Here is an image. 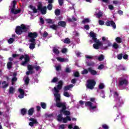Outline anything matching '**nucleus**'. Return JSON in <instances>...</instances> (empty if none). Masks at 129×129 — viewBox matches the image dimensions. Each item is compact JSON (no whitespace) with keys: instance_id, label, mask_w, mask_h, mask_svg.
<instances>
[{"instance_id":"obj_24","label":"nucleus","mask_w":129,"mask_h":129,"mask_svg":"<svg viewBox=\"0 0 129 129\" xmlns=\"http://www.w3.org/2000/svg\"><path fill=\"white\" fill-rule=\"evenodd\" d=\"M15 88L13 87H10L9 90V94H14L15 93Z\"/></svg>"},{"instance_id":"obj_12","label":"nucleus","mask_w":129,"mask_h":129,"mask_svg":"<svg viewBox=\"0 0 129 129\" xmlns=\"http://www.w3.org/2000/svg\"><path fill=\"white\" fill-rule=\"evenodd\" d=\"M88 70L89 73H90L91 75H92L93 76H95V75H97V71L93 70V68L92 67L88 68Z\"/></svg>"},{"instance_id":"obj_16","label":"nucleus","mask_w":129,"mask_h":129,"mask_svg":"<svg viewBox=\"0 0 129 129\" xmlns=\"http://www.w3.org/2000/svg\"><path fill=\"white\" fill-rule=\"evenodd\" d=\"M19 92L20 93V95L18 96L19 98H24V95L25 94V91L22 89H19Z\"/></svg>"},{"instance_id":"obj_33","label":"nucleus","mask_w":129,"mask_h":129,"mask_svg":"<svg viewBox=\"0 0 129 129\" xmlns=\"http://www.w3.org/2000/svg\"><path fill=\"white\" fill-rule=\"evenodd\" d=\"M22 12V10L21 9H19L18 10H13V11H11L12 14H14V15H17L18 14H20Z\"/></svg>"},{"instance_id":"obj_3","label":"nucleus","mask_w":129,"mask_h":129,"mask_svg":"<svg viewBox=\"0 0 129 129\" xmlns=\"http://www.w3.org/2000/svg\"><path fill=\"white\" fill-rule=\"evenodd\" d=\"M30 30V26H26L25 24H22L21 26H17L16 28L15 32L18 35H22L23 32L27 33Z\"/></svg>"},{"instance_id":"obj_62","label":"nucleus","mask_w":129,"mask_h":129,"mask_svg":"<svg viewBox=\"0 0 129 129\" xmlns=\"http://www.w3.org/2000/svg\"><path fill=\"white\" fill-rule=\"evenodd\" d=\"M101 97L102 98H105V95H104V91H102L101 92Z\"/></svg>"},{"instance_id":"obj_39","label":"nucleus","mask_w":129,"mask_h":129,"mask_svg":"<svg viewBox=\"0 0 129 129\" xmlns=\"http://www.w3.org/2000/svg\"><path fill=\"white\" fill-rule=\"evenodd\" d=\"M24 81L26 85H28L29 83H30V79L29 78V77H27Z\"/></svg>"},{"instance_id":"obj_49","label":"nucleus","mask_w":129,"mask_h":129,"mask_svg":"<svg viewBox=\"0 0 129 129\" xmlns=\"http://www.w3.org/2000/svg\"><path fill=\"white\" fill-rule=\"evenodd\" d=\"M58 81V78L57 77H54L53 79L52 80L51 82L52 83H56Z\"/></svg>"},{"instance_id":"obj_34","label":"nucleus","mask_w":129,"mask_h":129,"mask_svg":"<svg viewBox=\"0 0 129 129\" xmlns=\"http://www.w3.org/2000/svg\"><path fill=\"white\" fill-rule=\"evenodd\" d=\"M40 105L43 109H46V108L47 107V104H46V103L45 102H41Z\"/></svg>"},{"instance_id":"obj_7","label":"nucleus","mask_w":129,"mask_h":129,"mask_svg":"<svg viewBox=\"0 0 129 129\" xmlns=\"http://www.w3.org/2000/svg\"><path fill=\"white\" fill-rule=\"evenodd\" d=\"M123 85H128V81L123 77H120L118 79V87L122 86Z\"/></svg>"},{"instance_id":"obj_1","label":"nucleus","mask_w":129,"mask_h":129,"mask_svg":"<svg viewBox=\"0 0 129 129\" xmlns=\"http://www.w3.org/2000/svg\"><path fill=\"white\" fill-rule=\"evenodd\" d=\"M56 106L59 108L61 107L60 110V113H63L64 115L69 116L71 114V112L70 111L66 110L67 109V106H66V103L60 102V95H56Z\"/></svg>"},{"instance_id":"obj_2","label":"nucleus","mask_w":129,"mask_h":129,"mask_svg":"<svg viewBox=\"0 0 129 129\" xmlns=\"http://www.w3.org/2000/svg\"><path fill=\"white\" fill-rule=\"evenodd\" d=\"M90 37L92 38V40L94 42V43L93 46L94 49L96 50H98L99 49V46H102V43L99 41V40H97L96 38V33L94 32H91L90 33Z\"/></svg>"},{"instance_id":"obj_27","label":"nucleus","mask_w":129,"mask_h":129,"mask_svg":"<svg viewBox=\"0 0 129 129\" xmlns=\"http://www.w3.org/2000/svg\"><path fill=\"white\" fill-rule=\"evenodd\" d=\"M27 111H28V109L26 108L21 109V113L22 115H25V114H27Z\"/></svg>"},{"instance_id":"obj_42","label":"nucleus","mask_w":129,"mask_h":129,"mask_svg":"<svg viewBox=\"0 0 129 129\" xmlns=\"http://www.w3.org/2000/svg\"><path fill=\"white\" fill-rule=\"evenodd\" d=\"M63 95L66 97H70V94L67 91H64V92H63Z\"/></svg>"},{"instance_id":"obj_14","label":"nucleus","mask_w":129,"mask_h":129,"mask_svg":"<svg viewBox=\"0 0 129 129\" xmlns=\"http://www.w3.org/2000/svg\"><path fill=\"white\" fill-rule=\"evenodd\" d=\"M29 42L31 43L29 45L30 49H31V50H34L36 44V41H35V39H32L31 41H29Z\"/></svg>"},{"instance_id":"obj_9","label":"nucleus","mask_w":129,"mask_h":129,"mask_svg":"<svg viewBox=\"0 0 129 129\" xmlns=\"http://www.w3.org/2000/svg\"><path fill=\"white\" fill-rule=\"evenodd\" d=\"M28 38H30L29 41H31V40H34V41H36V38L38 37V33L36 32H29L28 34Z\"/></svg>"},{"instance_id":"obj_40","label":"nucleus","mask_w":129,"mask_h":129,"mask_svg":"<svg viewBox=\"0 0 129 129\" xmlns=\"http://www.w3.org/2000/svg\"><path fill=\"white\" fill-rule=\"evenodd\" d=\"M104 59V55L103 54H101L98 57V61H102Z\"/></svg>"},{"instance_id":"obj_58","label":"nucleus","mask_w":129,"mask_h":129,"mask_svg":"<svg viewBox=\"0 0 129 129\" xmlns=\"http://www.w3.org/2000/svg\"><path fill=\"white\" fill-rule=\"evenodd\" d=\"M67 52V48H63V49L61 50V52H62L63 54H65V53H66Z\"/></svg>"},{"instance_id":"obj_10","label":"nucleus","mask_w":129,"mask_h":129,"mask_svg":"<svg viewBox=\"0 0 129 129\" xmlns=\"http://www.w3.org/2000/svg\"><path fill=\"white\" fill-rule=\"evenodd\" d=\"M116 104L114 107H116V108H118L121 106L122 104H123V100L121 99V97H119L116 99Z\"/></svg>"},{"instance_id":"obj_6","label":"nucleus","mask_w":129,"mask_h":129,"mask_svg":"<svg viewBox=\"0 0 129 129\" xmlns=\"http://www.w3.org/2000/svg\"><path fill=\"white\" fill-rule=\"evenodd\" d=\"M24 58V61L22 62V63L21 64L22 66H26L27 64H28V62H30V56L28 54H25V55H21L20 57V60H23Z\"/></svg>"},{"instance_id":"obj_18","label":"nucleus","mask_w":129,"mask_h":129,"mask_svg":"<svg viewBox=\"0 0 129 129\" xmlns=\"http://www.w3.org/2000/svg\"><path fill=\"white\" fill-rule=\"evenodd\" d=\"M74 85L73 84H71L70 85L66 86L63 88L64 91H67L68 90H70L71 88H73Z\"/></svg>"},{"instance_id":"obj_22","label":"nucleus","mask_w":129,"mask_h":129,"mask_svg":"<svg viewBox=\"0 0 129 129\" xmlns=\"http://www.w3.org/2000/svg\"><path fill=\"white\" fill-rule=\"evenodd\" d=\"M2 88L5 89V88H7L9 86V83H7V81H4L2 82Z\"/></svg>"},{"instance_id":"obj_57","label":"nucleus","mask_w":129,"mask_h":129,"mask_svg":"<svg viewBox=\"0 0 129 129\" xmlns=\"http://www.w3.org/2000/svg\"><path fill=\"white\" fill-rule=\"evenodd\" d=\"M48 36V33L47 32L45 31L43 34V38H46Z\"/></svg>"},{"instance_id":"obj_59","label":"nucleus","mask_w":129,"mask_h":129,"mask_svg":"<svg viewBox=\"0 0 129 129\" xmlns=\"http://www.w3.org/2000/svg\"><path fill=\"white\" fill-rule=\"evenodd\" d=\"M84 29L85 30H89L90 29V27H89V25H86L84 26Z\"/></svg>"},{"instance_id":"obj_25","label":"nucleus","mask_w":129,"mask_h":129,"mask_svg":"<svg viewBox=\"0 0 129 129\" xmlns=\"http://www.w3.org/2000/svg\"><path fill=\"white\" fill-rule=\"evenodd\" d=\"M63 114H62V113L59 114L57 115V120L58 121H60V122L62 121V120H63Z\"/></svg>"},{"instance_id":"obj_35","label":"nucleus","mask_w":129,"mask_h":129,"mask_svg":"<svg viewBox=\"0 0 129 129\" xmlns=\"http://www.w3.org/2000/svg\"><path fill=\"white\" fill-rule=\"evenodd\" d=\"M50 29H52V30H57L58 29V26L53 24L49 26Z\"/></svg>"},{"instance_id":"obj_21","label":"nucleus","mask_w":129,"mask_h":129,"mask_svg":"<svg viewBox=\"0 0 129 129\" xmlns=\"http://www.w3.org/2000/svg\"><path fill=\"white\" fill-rule=\"evenodd\" d=\"M95 15L98 19H100V18H101V17H102L103 13H102V12H101V11H99L97 13H96Z\"/></svg>"},{"instance_id":"obj_23","label":"nucleus","mask_w":129,"mask_h":129,"mask_svg":"<svg viewBox=\"0 0 129 129\" xmlns=\"http://www.w3.org/2000/svg\"><path fill=\"white\" fill-rule=\"evenodd\" d=\"M58 26H60V27L65 28V27H66V22L64 21H59L58 23Z\"/></svg>"},{"instance_id":"obj_46","label":"nucleus","mask_w":129,"mask_h":129,"mask_svg":"<svg viewBox=\"0 0 129 129\" xmlns=\"http://www.w3.org/2000/svg\"><path fill=\"white\" fill-rule=\"evenodd\" d=\"M14 41L15 39L13 38H11L8 40L9 44H13V43H14Z\"/></svg>"},{"instance_id":"obj_17","label":"nucleus","mask_w":129,"mask_h":129,"mask_svg":"<svg viewBox=\"0 0 129 129\" xmlns=\"http://www.w3.org/2000/svg\"><path fill=\"white\" fill-rule=\"evenodd\" d=\"M71 121V117L70 116H67L66 117L62 118V121L63 123H67V121Z\"/></svg>"},{"instance_id":"obj_5","label":"nucleus","mask_w":129,"mask_h":129,"mask_svg":"<svg viewBox=\"0 0 129 129\" xmlns=\"http://www.w3.org/2000/svg\"><path fill=\"white\" fill-rule=\"evenodd\" d=\"M96 85V82L93 79L92 80H88L87 81L86 87L88 89H94V86Z\"/></svg>"},{"instance_id":"obj_8","label":"nucleus","mask_w":129,"mask_h":129,"mask_svg":"<svg viewBox=\"0 0 129 129\" xmlns=\"http://www.w3.org/2000/svg\"><path fill=\"white\" fill-rule=\"evenodd\" d=\"M37 8L38 10L39 11H40L42 15H46V14H47V7H43V5H42V4H39L37 6Z\"/></svg>"},{"instance_id":"obj_38","label":"nucleus","mask_w":129,"mask_h":129,"mask_svg":"<svg viewBox=\"0 0 129 129\" xmlns=\"http://www.w3.org/2000/svg\"><path fill=\"white\" fill-rule=\"evenodd\" d=\"M63 43H64V44H70V43H71V41H70V39L67 38L64 39Z\"/></svg>"},{"instance_id":"obj_61","label":"nucleus","mask_w":129,"mask_h":129,"mask_svg":"<svg viewBox=\"0 0 129 129\" xmlns=\"http://www.w3.org/2000/svg\"><path fill=\"white\" fill-rule=\"evenodd\" d=\"M128 58V55L127 54H124V55H123V58L124 60L127 59Z\"/></svg>"},{"instance_id":"obj_45","label":"nucleus","mask_w":129,"mask_h":129,"mask_svg":"<svg viewBox=\"0 0 129 129\" xmlns=\"http://www.w3.org/2000/svg\"><path fill=\"white\" fill-rule=\"evenodd\" d=\"M47 9L49 11H52V9H53V5L51 4H49L47 6Z\"/></svg>"},{"instance_id":"obj_37","label":"nucleus","mask_w":129,"mask_h":129,"mask_svg":"<svg viewBox=\"0 0 129 129\" xmlns=\"http://www.w3.org/2000/svg\"><path fill=\"white\" fill-rule=\"evenodd\" d=\"M115 41L118 43H120L122 42V40L121 39V38L119 37H117L115 38Z\"/></svg>"},{"instance_id":"obj_11","label":"nucleus","mask_w":129,"mask_h":129,"mask_svg":"<svg viewBox=\"0 0 129 129\" xmlns=\"http://www.w3.org/2000/svg\"><path fill=\"white\" fill-rule=\"evenodd\" d=\"M106 26H107L108 27H112L114 29H116V25H115V23H114V21H107L105 23Z\"/></svg>"},{"instance_id":"obj_47","label":"nucleus","mask_w":129,"mask_h":129,"mask_svg":"<svg viewBox=\"0 0 129 129\" xmlns=\"http://www.w3.org/2000/svg\"><path fill=\"white\" fill-rule=\"evenodd\" d=\"M103 88H104V85L103 84V83H101L99 85V89H103Z\"/></svg>"},{"instance_id":"obj_31","label":"nucleus","mask_w":129,"mask_h":129,"mask_svg":"<svg viewBox=\"0 0 129 129\" xmlns=\"http://www.w3.org/2000/svg\"><path fill=\"white\" fill-rule=\"evenodd\" d=\"M52 51L54 54H56V55H58V54H60V51H59V50L56 47H53Z\"/></svg>"},{"instance_id":"obj_28","label":"nucleus","mask_w":129,"mask_h":129,"mask_svg":"<svg viewBox=\"0 0 129 129\" xmlns=\"http://www.w3.org/2000/svg\"><path fill=\"white\" fill-rule=\"evenodd\" d=\"M13 7L11 9V12H14L16 10V6L17 5V1H14L13 2Z\"/></svg>"},{"instance_id":"obj_20","label":"nucleus","mask_w":129,"mask_h":129,"mask_svg":"<svg viewBox=\"0 0 129 129\" xmlns=\"http://www.w3.org/2000/svg\"><path fill=\"white\" fill-rule=\"evenodd\" d=\"M34 112H35V110L34 109V108L32 107L28 110V115L32 116L34 114Z\"/></svg>"},{"instance_id":"obj_36","label":"nucleus","mask_w":129,"mask_h":129,"mask_svg":"<svg viewBox=\"0 0 129 129\" xmlns=\"http://www.w3.org/2000/svg\"><path fill=\"white\" fill-rule=\"evenodd\" d=\"M46 21L47 23V24H54L55 22L53 21V20L50 19H46Z\"/></svg>"},{"instance_id":"obj_4","label":"nucleus","mask_w":129,"mask_h":129,"mask_svg":"<svg viewBox=\"0 0 129 129\" xmlns=\"http://www.w3.org/2000/svg\"><path fill=\"white\" fill-rule=\"evenodd\" d=\"M27 68L28 69V71L26 73V75L29 76L30 74L32 75L34 73V68H35L36 71H39L40 69V66H35V67H33V66L31 64H29L27 66Z\"/></svg>"},{"instance_id":"obj_53","label":"nucleus","mask_w":129,"mask_h":129,"mask_svg":"<svg viewBox=\"0 0 129 129\" xmlns=\"http://www.w3.org/2000/svg\"><path fill=\"white\" fill-rule=\"evenodd\" d=\"M102 127L104 129H108L109 128V127H108V125H106V124H104L102 125Z\"/></svg>"},{"instance_id":"obj_63","label":"nucleus","mask_w":129,"mask_h":129,"mask_svg":"<svg viewBox=\"0 0 129 129\" xmlns=\"http://www.w3.org/2000/svg\"><path fill=\"white\" fill-rule=\"evenodd\" d=\"M90 101L91 102H94V103H96V102L95 101V98H90Z\"/></svg>"},{"instance_id":"obj_60","label":"nucleus","mask_w":129,"mask_h":129,"mask_svg":"<svg viewBox=\"0 0 129 129\" xmlns=\"http://www.w3.org/2000/svg\"><path fill=\"white\" fill-rule=\"evenodd\" d=\"M61 66H58L56 67V71H60L61 70Z\"/></svg>"},{"instance_id":"obj_29","label":"nucleus","mask_w":129,"mask_h":129,"mask_svg":"<svg viewBox=\"0 0 129 129\" xmlns=\"http://www.w3.org/2000/svg\"><path fill=\"white\" fill-rule=\"evenodd\" d=\"M30 8L31 10L33 11V13L34 14H37V13H38V10H37V8H36V7H34L33 5H30Z\"/></svg>"},{"instance_id":"obj_19","label":"nucleus","mask_w":129,"mask_h":129,"mask_svg":"<svg viewBox=\"0 0 129 129\" xmlns=\"http://www.w3.org/2000/svg\"><path fill=\"white\" fill-rule=\"evenodd\" d=\"M57 61H59V62H68L69 60L68 58H63L62 57H57L56 58Z\"/></svg>"},{"instance_id":"obj_64","label":"nucleus","mask_w":129,"mask_h":129,"mask_svg":"<svg viewBox=\"0 0 129 129\" xmlns=\"http://www.w3.org/2000/svg\"><path fill=\"white\" fill-rule=\"evenodd\" d=\"M59 128L65 129V124H62L59 125Z\"/></svg>"},{"instance_id":"obj_44","label":"nucleus","mask_w":129,"mask_h":129,"mask_svg":"<svg viewBox=\"0 0 129 129\" xmlns=\"http://www.w3.org/2000/svg\"><path fill=\"white\" fill-rule=\"evenodd\" d=\"M86 106H89L90 107L92 105V103L90 101H87L85 103Z\"/></svg>"},{"instance_id":"obj_55","label":"nucleus","mask_w":129,"mask_h":129,"mask_svg":"<svg viewBox=\"0 0 129 129\" xmlns=\"http://www.w3.org/2000/svg\"><path fill=\"white\" fill-rule=\"evenodd\" d=\"M99 25H100L101 26H103L104 25V21L103 20H99Z\"/></svg>"},{"instance_id":"obj_30","label":"nucleus","mask_w":129,"mask_h":129,"mask_svg":"<svg viewBox=\"0 0 129 129\" xmlns=\"http://www.w3.org/2000/svg\"><path fill=\"white\" fill-rule=\"evenodd\" d=\"M7 68L9 70L13 68V62L9 61L7 63Z\"/></svg>"},{"instance_id":"obj_41","label":"nucleus","mask_w":129,"mask_h":129,"mask_svg":"<svg viewBox=\"0 0 129 129\" xmlns=\"http://www.w3.org/2000/svg\"><path fill=\"white\" fill-rule=\"evenodd\" d=\"M88 69H84L83 71H82V74L84 75V74H88Z\"/></svg>"},{"instance_id":"obj_48","label":"nucleus","mask_w":129,"mask_h":129,"mask_svg":"<svg viewBox=\"0 0 129 129\" xmlns=\"http://www.w3.org/2000/svg\"><path fill=\"white\" fill-rule=\"evenodd\" d=\"M55 16H59L60 15V10L58 9H56L55 10Z\"/></svg>"},{"instance_id":"obj_54","label":"nucleus","mask_w":129,"mask_h":129,"mask_svg":"<svg viewBox=\"0 0 129 129\" xmlns=\"http://www.w3.org/2000/svg\"><path fill=\"white\" fill-rule=\"evenodd\" d=\"M58 4L59 6H63V4H64V1L63 0H58Z\"/></svg>"},{"instance_id":"obj_56","label":"nucleus","mask_w":129,"mask_h":129,"mask_svg":"<svg viewBox=\"0 0 129 129\" xmlns=\"http://www.w3.org/2000/svg\"><path fill=\"white\" fill-rule=\"evenodd\" d=\"M74 76L75 77H79V76H80V75L79 74V72H76L75 73H74Z\"/></svg>"},{"instance_id":"obj_51","label":"nucleus","mask_w":129,"mask_h":129,"mask_svg":"<svg viewBox=\"0 0 129 129\" xmlns=\"http://www.w3.org/2000/svg\"><path fill=\"white\" fill-rule=\"evenodd\" d=\"M104 68V65L101 64H100L98 67V69H99V70H102V69H103Z\"/></svg>"},{"instance_id":"obj_15","label":"nucleus","mask_w":129,"mask_h":129,"mask_svg":"<svg viewBox=\"0 0 129 129\" xmlns=\"http://www.w3.org/2000/svg\"><path fill=\"white\" fill-rule=\"evenodd\" d=\"M54 90L55 92L56 93L54 94V96L56 98L55 102L57 101V95H59V102H60V101H61V98H60L61 96L60 95V94H58L59 93V90L56 87L54 88Z\"/></svg>"},{"instance_id":"obj_26","label":"nucleus","mask_w":129,"mask_h":129,"mask_svg":"<svg viewBox=\"0 0 129 129\" xmlns=\"http://www.w3.org/2000/svg\"><path fill=\"white\" fill-rule=\"evenodd\" d=\"M106 44H107V46L104 47V50H107L108 47H111L112 46V44L108 40L106 41Z\"/></svg>"},{"instance_id":"obj_52","label":"nucleus","mask_w":129,"mask_h":129,"mask_svg":"<svg viewBox=\"0 0 129 129\" xmlns=\"http://www.w3.org/2000/svg\"><path fill=\"white\" fill-rule=\"evenodd\" d=\"M113 47L114 49H117L118 48V44H117V43L114 42L113 44Z\"/></svg>"},{"instance_id":"obj_32","label":"nucleus","mask_w":129,"mask_h":129,"mask_svg":"<svg viewBox=\"0 0 129 129\" xmlns=\"http://www.w3.org/2000/svg\"><path fill=\"white\" fill-rule=\"evenodd\" d=\"M88 23H90V20L89 18H85L82 21V24H86Z\"/></svg>"},{"instance_id":"obj_13","label":"nucleus","mask_w":129,"mask_h":129,"mask_svg":"<svg viewBox=\"0 0 129 129\" xmlns=\"http://www.w3.org/2000/svg\"><path fill=\"white\" fill-rule=\"evenodd\" d=\"M29 120L31 121L29 123V125L30 126H34V124H37L38 123V121L34 118H29Z\"/></svg>"},{"instance_id":"obj_43","label":"nucleus","mask_w":129,"mask_h":129,"mask_svg":"<svg viewBox=\"0 0 129 129\" xmlns=\"http://www.w3.org/2000/svg\"><path fill=\"white\" fill-rule=\"evenodd\" d=\"M119 96V94L117 93V92H114V98H115V99H117V98H118V97Z\"/></svg>"},{"instance_id":"obj_50","label":"nucleus","mask_w":129,"mask_h":129,"mask_svg":"<svg viewBox=\"0 0 129 129\" xmlns=\"http://www.w3.org/2000/svg\"><path fill=\"white\" fill-rule=\"evenodd\" d=\"M122 53H120L119 54L117 55V59L118 60H121L122 59Z\"/></svg>"}]
</instances>
